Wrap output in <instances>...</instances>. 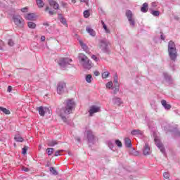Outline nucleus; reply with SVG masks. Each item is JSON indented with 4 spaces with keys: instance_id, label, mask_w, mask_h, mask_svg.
Masks as SVG:
<instances>
[{
    "instance_id": "obj_1",
    "label": "nucleus",
    "mask_w": 180,
    "mask_h": 180,
    "mask_svg": "<svg viewBox=\"0 0 180 180\" xmlns=\"http://www.w3.org/2000/svg\"><path fill=\"white\" fill-rule=\"evenodd\" d=\"M75 102H74L73 99H68L65 101V108H63L60 110V116L62 119V120L67 123V117L64 116L65 115H70V113H72V110H75ZM64 113V114H63Z\"/></svg>"
},
{
    "instance_id": "obj_2",
    "label": "nucleus",
    "mask_w": 180,
    "mask_h": 180,
    "mask_svg": "<svg viewBox=\"0 0 180 180\" xmlns=\"http://www.w3.org/2000/svg\"><path fill=\"white\" fill-rule=\"evenodd\" d=\"M78 57L79 61L84 68H86V70H91V68H92V62L88 57H86V56L84 55V53H79Z\"/></svg>"
},
{
    "instance_id": "obj_3",
    "label": "nucleus",
    "mask_w": 180,
    "mask_h": 180,
    "mask_svg": "<svg viewBox=\"0 0 180 180\" xmlns=\"http://www.w3.org/2000/svg\"><path fill=\"white\" fill-rule=\"evenodd\" d=\"M98 47L103 53H105V54H110V42L106 39H102L100 41L98 44Z\"/></svg>"
},
{
    "instance_id": "obj_4",
    "label": "nucleus",
    "mask_w": 180,
    "mask_h": 180,
    "mask_svg": "<svg viewBox=\"0 0 180 180\" xmlns=\"http://www.w3.org/2000/svg\"><path fill=\"white\" fill-rule=\"evenodd\" d=\"M70 63H72V59L70 58H61L59 59L58 64L62 70H65L68 65H71L70 64Z\"/></svg>"
},
{
    "instance_id": "obj_5",
    "label": "nucleus",
    "mask_w": 180,
    "mask_h": 180,
    "mask_svg": "<svg viewBox=\"0 0 180 180\" xmlns=\"http://www.w3.org/2000/svg\"><path fill=\"white\" fill-rule=\"evenodd\" d=\"M13 20L15 25L18 26V27H23V26H25V21L23 20V18H22V16L13 15Z\"/></svg>"
},
{
    "instance_id": "obj_6",
    "label": "nucleus",
    "mask_w": 180,
    "mask_h": 180,
    "mask_svg": "<svg viewBox=\"0 0 180 180\" xmlns=\"http://www.w3.org/2000/svg\"><path fill=\"white\" fill-rule=\"evenodd\" d=\"M86 133L88 143H89L90 144H95V143L96 142V136H95V134H94V131L89 129L86 131Z\"/></svg>"
},
{
    "instance_id": "obj_7",
    "label": "nucleus",
    "mask_w": 180,
    "mask_h": 180,
    "mask_svg": "<svg viewBox=\"0 0 180 180\" xmlns=\"http://www.w3.org/2000/svg\"><path fill=\"white\" fill-rule=\"evenodd\" d=\"M67 88V84L64 82H59L57 84V92L59 95L64 94V91Z\"/></svg>"
},
{
    "instance_id": "obj_8",
    "label": "nucleus",
    "mask_w": 180,
    "mask_h": 180,
    "mask_svg": "<svg viewBox=\"0 0 180 180\" xmlns=\"http://www.w3.org/2000/svg\"><path fill=\"white\" fill-rule=\"evenodd\" d=\"M126 16L129 22V25L134 27V25H136V22L134 21L133 18V13L130 10H127L126 11Z\"/></svg>"
},
{
    "instance_id": "obj_9",
    "label": "nucleus",
    "mask_w": 180,
    "mask_h": 180,
    "mask_svg": "<svg viewBox=\"0 0 180 180\" xmlns=\"http://www.w3.org/2000/svg\"><path fill=\"white\" fill-rule=\"evenodd\" d=\"M168 53L172 61H176V57H178L176 49H170L168 51Z\"/></svg>"
},
{
    "instance_id": "obj_10",
    "label": "nucleus",
    "mask_w": 180,
    "mask_h": 180,
    "mask_svg": "<svg viewBox=\"0 0 180 180\" xmlns=\"http://www.w3.org/2000/svg\"><path fill=\"white\" fill-rule=\"evenodd\" d=\"M155 143L157 147H158V148L160 150L161 153L165 155V148H164V145H162L161 141L157 138H155Z\"/></svg>"
},
{
    "instance_id": "obj_11",
    "label": "nucleus",
    "mask_w": 180,
    "mask_h": 180,
    "mask_svg": "<svg viewBox=\"0 0 180 180\" xmlns=\"http://www.w3.org/2000/svg\"><path fill=\"white\" fill-rule=\"evenodd\" d=\"M98 112H101V108L96 105H91L89 110V116H94V114L98 113Z\"/></svg>"
},
{
    "instance_id": "obj_12",
    "label": "nucleus",
    "mask_w": 180,
    "mask_h": 180,
    "mask_svg": "<svg viewBox=\"0 0 180 180\" xmlns=\"http://www.w3.org/2000/svg\"><path fill=\"white\" fill-rule=\"evenodd\" d=\"M143 155H150L151 154V150L150 149V145L148 143H146L145 146H143Z\"/></svg>"
},
{
    "instance_id": "obj_13",
    "label": "nucleus",
    "mask_w": 180,
    "mask_h": 180,
    "mask_svg": "<svg viewBox=\"0 0 180 180\" xmlns=\"http://www.w3.org/2000/svg\"><path fill=\"white\" fill-rule=\"evenodd\" d=\"M79 43L84 51L87 53V54H89V53H91V51H89V48L88 47V46H86V44L84 43L82 41H79Z\"/></svg>"
},
{
    "instance_id": "obj_14",
    "label": "nucleus",
    "mask_w": 180,
    "mask_h": 180,
    "mask_svg": "<svg viewBox=\"0 0 180 180\" xmlns=\"http://www.w3.org/2000/svg\"><path fill=\"white\" fill-rule=\"evenodd\" d=\"M86 32H87L90 36H92V37H95L96 36V32L91 27H86Z\"/></svg>"
},
{
    "instance_id": "obj_15",
    "label": "nucleus",
    "mask_w": 180,
    "mask_h": 180,
    "mask_svg": "<svg viewBox=\"0 0 180 180\" xmlns=\"http://www.w3.org/2000/svg\"><path fill=\"white\" fill-rule=\"evenodd\" d=\"M49 5L50 6L53 8V9H56V10L59 9L60 8V5L57 2H56V1L54 0H50Z\"/></svg>"
},
{
    "instance_id": "obj_16",
    "label": "nucleus",
    "mask_w": 180,
    "mask_h": 180,
    "mask_svg": "<svg viewBox=\"0 0 180 180\" xmlns=\"http://www.w3.org/2000/svg\"><path fill=\"white\" fill-rule=\"evenodd\" d=\"M58 19L62 23V25H64V26H66V27H68V24L67 23V20L63 17V15L58 14Z\"/></svg>"
},
{
    "instance_id": "obj_17",
    "label": "nucleus",
    "mask_w": 180,
    "mask_h": 180,
    "mask_svg": "<svg viewBox=\"0 0 180 180\" xmlns=\"http://www.w3.org/2000/svg\"><path fill=\"white\" fill-rule=\"evenodd\" d=\"M161 104L163 106V108H165V109H166L167 110H169V109H171V108H172L171 105L168 104L167 103V101H165V100H162Z\"/></svg>"
},
{
    "instance_id": "obj_18",
    "label": "nucleus",
    "mask_w": 180,
    "mask_h": 180,
    "mask_svg": "<svg viewBox=\"0 0 180 180\" xmlns=\"http://www.w3.org/2000/svg\"><path fill=\"white\" fill-rule=\"evenodd\" d=\"M131 134H132V136H143V131L140 129H134L131 131Z\"/></svg>"
},
{
    "instance_id": "obj_19",
    "label": "nucleus",
    "mask_w": 180,
    "mask_h": 180,
    "mask_svg": "<svg viewBox=\"0 0 180 180\" xmlns=\"http://www.w3.org/2000/svg\"><path fill=\"white\" fill-rule=\"evenodd\" d=\"M112 102L115 105H117L118 106H120V104L123 103V102L122 101V99H120V98L119 97H115L114 98H112Z\"/></svg>"
},
{
    "instance_id": "obj_20",
    "label": "nucleus",
    "mask_w": 180,
    "mask_h": 180,
    "mask_svg": "<svg viewBox=\"0 0 180 180\" xmlns=\"http://www.w3.org/2000/svg\"><path fill=\"white\" fill-rule=\"evenodd\" d=\"M124 145L126 147H127V148H131V140H130V139L129 138H125L124 139Z\"/></svg>"
},
{
    "instance_id": "obj_21",
    "label": "nucleus",
    "mask_w": 180,
    "mask_h": 180,
    "mask_svg": "<svg viewBox=\"0 0 180 180\" xmlns=\"http://www.w3.org/2000/svg\"><path fill=\"white\" fill-rule=\"evenodd\" d=\"M141 12H143V13H146V12L148 11V4L147 3H144L142 5V7L141 8Z\"/></svg>"
},
{
    "instance_id": "obj_22",
    "label": "nucleus",
    "mask_w": 180,
    "mask_h": 180,
    "mask_svg": "<svg viewBox=\"0 0 180 180\" xmlns=\"http://www.w3.org/2000/svg\"><path fill=\"white\" fill-rule=\"evenodd\" d=\"M163 75H164L165 79V81H167V82H172V77H171V75H168V73H167V72H164Z\"/></svg>"
},
{
    "instance_id": "obj_23",
    "label": "nucleus",
    "mask_w": 180,
    "mask_h": 180,
    "mask_svg": "<svg viewBox=\"0 0 180 180\" xmlns=\"http://www.w3.org/2000/svg\"><path fill=\"white\" fill-rule=\"evenodd\" d=\"M35 18L36 17L34 16V13H28L25 16V19H27V20H34Z\"/></svg>"
},
{
    "instance_id": "obj_24",
    "label": "nucleus",
    "mask_w": 180,
    "mask_h": 180,
    "mask_svg": "<svg viewBox=\"0 0 180 180\" xmlns=\"http://www.w3.org/2000/svg\"><path fill=\"white\" fill-rule=\"evenodd\" d=\"M37 110H38L40 116H44L46 115V111H44V108L42 106L38 107Z\"/></svg>"
},
{
    "instance_id": "obj_25",
    "label": "nucleus",
    "mask_w": 180,
    "mask_h": 180,
    "mask_svg": "<svg viewBox=\"0 0 180 180\" xmlns=\"http://www.w3.org/2000/svg\"><path fill=\"white\" fill-rule=\"evenodd\" d=\"M57 144H58V142L54 140L49 141L47 143L49 147H54V146H57Z\"/></svg>"
},
{
    "instance_id": "obj_26",
    "label": "nucleus",
    "mask_w": 180,
    "mask_h": 180,
    "mask_svg": "<svg viewBox=\"0 0 180 180\" xmlns=\"http://www.w3.org/2000/svg\"><path fill=\"white\" fill-rule=\"evenodd\" d=\"M174 49H176V47L175 46V43H174V41H169L168 44V51L172 50Z\"/></svg>"
},
{
    "instance_id": "obj_27",
    "label": "nucleus",
    "mask_w": 180,
    "mask_h": 180,
    "mask_svg": "<svg viewBox=\"0 0 180 180\" xmlns=\"http://www.w3.org/2000/svg\"><path fill=\"white\" fill-rule=\"evenodd\" d=\"M118 79H119V77H117V74H115V76H114V85H115V86H120Z\"/></svg>"
},
{
    "instance_id": "obj_28",
    "label": "nucleus",
    "mask_w": 180,
    "mask_h": 180,
    "mask_svg": "<svg viewBox=\"0 0 180 180\" xmlns=\"http://www.w3.org/2000/svg\"><path fill=\"white\" fill-rule=\"evenodd\" d=\"M0 110L3 112V113H5V115H11V111L4 107L0 106Z\"/></svg>"
},
{
    "instance_id": "obj_29",
    "label": "nucleus",
    "mask_w": 180,
    "mask_h": 180,
    "mask_svg": "<svg viewBox=\"0 0 180 180\" xmlns=\"http://www.w3.org/2000/svg\"><path fill=\"white\" fill-rule=\"evenodd\" d=\"M27 26L30 29H36V23L32 21L27 22Z\"/></svg>"
},
{
    "instance_id": "obj_30",
    "label": "nucleus",
    "mask_w": 180,
    "mask_h": 180,
    "mask_svg": "<svg viewBox=\"0 0 180 180\" xmlns=\"http://www.w3.org/2000/svg\"><path fill=\"white\" fill-rule=\"evenodd\" d=\"M36 2L38 8H43V6H44V2H43V0H36Z\"/></svg>"
},
{
    "instance_id": "obj_31",
    "label": "nucleus",
    "mask_w": 180,
    "mask_h": 180,
    "mask_svg": "<svg viewBox=\"0 0 180 180\" xmlns=\"http://www.w3.org/2000/svg\"><path fill=\"white\" fill-rule=\"evenodd\" d=\"M86 82H88V84H91V82H92V75H86Z\"/></svg>"
},
{
    "instance_id": "obj_32",
    "label": "nucleus",
    "mask_w": 180,
    "mask_h": 180,
    "mask_svg": "<svg viewBox=\"0 0 180 180\" xmlns=\"http://www.w3.org/2000/svg\"><path fill=\"white\" fill-rule=\"evenodd\" d=\"M14 139L18 141V143H22L23 138H22L20 136L17 135L15 136Z\"/></svg>"
},
{
    "instance_id": "obj_33",
    "label": "nucleus",
    "mask_w": 180,
    "mask_h": 180,
    "mask_svg": "<svg viewBox=\"0 0 180 180\" xmlns=\"http://www.w3.org/2000/svg\"><path fill=\"white\" fill-rule=\"evenodd\" d=\"M46 153H47L48 155H51V154H53V153H54V148H48L46 149Z\"/></svg>"
},
{
    "instance_id": "obj_34",
    "label": "nucleus",
    "mask_w": 180,
    "mask_h": 180,
    "mask_svg": "<svg viewBox=\"0 0 180 180\" xmlns=\"http://www.w3.org/2000/svg\"><path fill=\"white\" fill-rule=\"evenodd\" d=\"M50 172L53 174V175H58V172H57V170L54 167H50Z\"/></svg>"
},
{
    "instance_id": "obj_35",
    "label": "nucleus",
    "mask_w": 180,
    "mask_h": 180,
    "mask_svg": "<svg viewBox=\"0 0 180 180\" xmlns=\"http://www.w3.org/2000/svg\"><path fill=\"white\" fill-rule=\"evenodd\" d=\"M115 144L120 148H122V147H123V145L122 144V141H120V140L119 139L115 140Z\"/></svg>"
},
{
    "instance_id": "obj_36",
    "label": "nucleus",
    "mask_w": 180,
    "mask_h": 180,
    "mask_svg": "<svg viewBox=\"0 0 180 180\" xmlns=\"http://www.w3.org/2000/svg\"><path fill=\"white\" fill-rule=\"evenodd\" d=\"M150 13H151L153 16H160V11H154V10H152V11L150 12Z\"/></svg>"
},
{
    "instance_id": "obj_37",
    "label": "nucleus",
    "mask_w": 180,
    "mask_h": 180,
    "mask_svg": "<svg viewBox=\"0 0 180 180\" xmlns=\"http://www.w3.org/2000/svg\"><path fill=\"white\" fill-rule=\"evenodd\" d=\"M83 15L84 18H88L89 16H90L91 13H89V10L84 11Z\"/></svg>"
},
{
    "instance_id": "obj_38",
    "label": "nucleus",
    "mask_w": 180,
    "mask_h": 180,
    "mask_svg": "<svg viewBox=\"0 0 180 180\" xmlns=\"http://www.w3.org/2000/svg\"><path fill=\"white\" fill-rule=\"evenodd\" d=\"M61 153H64V150H57L55 154H54V156L55 157H58V155H61Z\"/></svg>"
},
{
    "instance_id": "obj_39",
    "label": "nucleus",
    "mask_w": 180,
    "mask_h": 180,
    "mask_svg": "<svg viewBox=\"0 0 180 180\" xmlns=\"http://www.w3.org/2000/svg\"><path fill=\"white\" fill-rule=\"evenodd\" d=\"M165 130L166 131H174V130H172V127H171V126L169 125H167L166 127H165Z\"/></svg>"
},
{
    "instance_id": "obj_40",
    "label": "nucleus",
    "mask_w": 180,
    "mask_h": 180,
    "mask_svg": "<svg viewBox=\"0 0 180 180\" xmlns=\"http://www.w3.org/2000/svg\"><path fill=\"white\" fill-rule=\"evenodd\" d=\"M27 146H25L23 148H22V154L23 155H25V154H27Z\"/></svg>"
},
{
    "instance_id": "obj_41",
    "label": "nucleus",
    "mask_w": 180,
    "mask_h": 180,
    "mask_svg": "<svg viewBox=\"0 0 180 180\" xmlns=\"http://www.w3.org/2000/svg\"><path fill=\"white\" fill-rule=\"evenodd\" d=\"M108 147L110 148V150H113V147H115V145L113 144V142H112V141H108Z\"/></svg>"
},
{
    "instance_id": "obj_42",
    "label": "nucleus",
    "mask_w": 180,
    "mask_h": 180,
    "mask_svg": "<svg viewBox=\"0 0 180 180\" xmlns=\"http://www.w3.org/2000/svg\"><path fill=\"white\" fill-rule=\"evenodd\" d=\"M113 86V83L112 82H109L106 84V88H108V89H110Z\"/></svg>"
},
{
    "instance_id": "obj_43",
    "label": "nucleus",
    "mask_w": 180,
    "mask_h": 180,
    "mask_svg": "<svg viewBox=\"0 0 180 180\" xmlns=\"http://www.w3.org/2000/svg\"><path fill=\"white\" fill-rule=\"evenodd\" d=\"M109 72H104L103 74H102V77L103 78H106L107 77H109Z\"/></svg>"
},
{
    "instance_id": "obj_44",
    "label": "nucleus",
    "mask_w": 180,
    "mask_h": 180,
    "mask_svg": "<svg viewBox=\"0 0 180 180\" xmlns=\"http://www.w3.org/2000/svg\"><path fill=\"white\" fill-rule=\"evenodd\" d=\"M8 46H10L11 47L13 46V45L15 44V42H13V40L12 39H9L8 42Z\"/></svg>"
},
{
    "instance_id": "obj_45",
    "label": "nucleus",
    "mask_w": 180,
    "mask_h": 180,
    "mask_svg": "<svg viewBox=\"0 0 180 180\" xmlns=\"http://www.w3.org/2000/svg\"><path fill=\"white\" fill-rule=\"evenodd\" d=\"M173 136H175L176 137H180V131H175L173 133Z\"/></svg>"
},
{
    "instance_id": "obj_46",
    "label": "nucleus",
    "mask_w": 180,
    "mask_h": 180,
    "mask_svg": "<svg viewBox=\"0 0 180 180\" xmlns=\"http://www.w3.org/2000/svg\"><path fill=\"white\" fill-rule=\"evenodd\" d=\"M163 176H164V178H165V179H168L169 178V173L164 172L163 173Z\"/></svg>"
},
{
    "instance_id": "obj_47",
    "label": "nucleus",
    "mask_w": 180,
    "mask_h": 180,
    "mask_svg": "<svg viewBox=\"0 0 180 180\" xmlns=\"http://www.w3.org/2000/svg\"><path fill=\"white\" fill-rule=\"evenodd\" d=\"M91 58H92V60H94V61H96V63H98V62L99 61V59H98V57H96V56H95V55H93V56H91Z\"/></svg>"
},
{
    "instance_id": "obj_48",
    "label": "nucleus",
    "mask_w": 180,
    "mask_h": 180,
    "mask_svg": "<svg viewBox=\"0 0 180 180\" xmlns=\"http://www.w3.org/2000/svg\"><path fill=\"white\" fill-rule=\"evenodd\" d=\"M80 2H84L86 4V6H89V0H79Z\"/></svg>"
},
{
    "instance_id": "obj_49",
    "label": "nucleus",
    "mask_w": 180,
    "mask_h": 180,
    "mask_svg": "<svg viewBox=\"0 0 180 180\" xmlns=\"http://www.w3.org/2000/svg\"><path fill=\"white\" fill-rule=\"evenodd\" d=\"M151 5H152V8H157V6H158V3H157V2H153L152 4H151Z\"/></svg>"
},
{
    "instance_id": "obj_50",
    "label": "nucleus",
    "mask_w": 180,
    "mask_h": 180,
    "mask_svg": "<svg viewBox=\"0 0 180 180\" xmlns=\"http://www.w3.org/2000/svg\"><path fill=\"white\" fill-rule=\"evenodd\" d=\"M160 39L161 40H165V36L164 35V33L160 32Z\"/></svg>"
},
{
    "instance_id": "obj_51",
    "label": "nucleus",
    "mask_w": 180,
    "mask_h": 180,
    "mask_svg": "<svg viewBox=\"0 0 180 180\" xmlns=\"http://www.w3.org/2000/svg\"><path fill=\"white\" fill-rule=\"evenodd\" d=\"M119 91V86H115L114 89V94L116 95L117 94V91Z\"/></svg>"
},
{
    "instance_id": "obj_52",
    "label": "nucleus",
    "mask_w": 180,
    "mask_h": 180,
    "mask_svg": "<svg viewBox=\"0 0 180 180\" xmlns=\"http://www.w3.org/2000/svg\"><path fill=\"white\" fill-rule=\"evenodd\" d=\"M21 12H23V13L27 12V7H25V8H21Z\"/></svg>"
},
{
    "instance_id": "obj_53",
    "label": "nucleus",
    "mask_w": 180,
    "mask_h": 180,
    "mask_svg": "<svg viewBox=\"0 0 180 180\" xmlns=\"http://www.w3.org/2000/svg\"><path fill=\"white\" fill-rule=\"evenodd\" d=\"M22 171H25V172H29V168L22 167Z\"/></svg>"
},
{
    "instance_id": "obj_54",
    "label": "nucleus",
    "mask_w": 180,
    "mask_h": 180,
    "mask_svg": "<svg viewBox=\"0 0 180 180\" xmlns=\"http://www.w3.org/2000/svg\"><path fill=\"white\" fill-rule=\"evenodd\" d=\"M56 12L54 11H49V15H56Z\"/></svg>"
},
{
    "instance_id": "obj_55",
    "label": "nucleus",
    "mask_w": 180,
    "mask_h": 180,
    "mask_svg": "<svg viewBox=\"0 0 180 180\" xmlns=\"http://www.w3.org/2000/svg\"><path fill=\"white\" fill-rule=\"evenodd\" d=\"M7 91H8V92H12V86H8Z\"/></svg>"
},
{
    "instance_id": "obj_56",
    "label": "nucleus",
    "mask_w": 180,
    "mask_h": 180,
    "mask_svg": "<svg viewBox=\"0 0 180 180\" xmlns=\"http://www.w3.org/2000/svg\"><path fill=\"white\" fill-rule=\"evenodd\" d=\"M41 41H46V37L44 36L41 37Z\"/></svg>"
},
{
    "instance_id": "obj_57",
    "label": "nucleus",
    "mask_w": 180,
    "mask_h": 180,
    "mask_svg": "<svg viewBox=\"0 0 180 180\" xmlns=\"http://www.w3.org/2000/svg\"><path fill=\"white\" fill-rule=\"evenodd\" d=\"M99 75H100V73H99L98 71H95V72H94V75H95L96 77H98Z\"/></svg>"
},
{
    "instance_id": "obj_58",
    "label": "nucleus",
    "mask_w": 180,
    "mask_h": 180,
    "mask_svg": "<svg viewBox=\"0 0 180 180\" xmlns=\"http://www.w3.org/2000/svg\"><path fill=\"white\" fill-rule=\"evenodd\" d=\"M62 6H63V8H65V6H67V3L62 2Z\"/></svg>"
},
{
    "instance_id": "obj_59",
    "label": "nucleus",
    "mask_w": 180,
    "mask_h": 180,
    "mask_svg": "<svg viewBox=\"0 0 180 180\" xmlns=\"http://www.w3.org/2000/svg\"><path fill=\"white\" fill-rule=\"evenodd\" d=\"M75 140L79 143L81 141V138L77 137L75 138Z\"/></svg>"
},
{
    "instance_id": "obj_60",
    "label": "nucleus",
    "mask_w": 180,
    "mask_h": 180,
    "mask_svg": "<svg viewBox=\"0 0 180 180\" xmlns=\"http://www.w3.org/2000/svg\"><path fill=\"white\" fill-rule=\"evenodd\" d=\"M105 33H108V34L110 33V30L108 28H106V30H105Z\"/></svg>"
},
{
    "instance_id": "obj_61",
    "label": "nucleus",
    "mask_w": 180,
    "mask_h": 180,
    "mask_svg": "<svg viewBox=\"0 0 180 180\" xmlns=\"http://www.w3.org/2000/svg\"><path fill=\"white\" fill-rule=\"evenodd\" d=\"M103 27L105 30L108 29V27L106 26V24H103Z\"/></svg>"
},
{
    "instance_id": "obj_62",
    "label": "nucleus",
    "mask_w": 180,
    "mask_h": 180,
    "mask_svg": "<svg viewBox=\"0 0 180 180\" xmlns=\"http://www.w3.org/2000/svg\"><path fill=\"white\" fill-rule=\"evenodd\" d=\"M43 25H44V26H49V25L48 24V22H44V23H43Z\"/></svg>"
},
{
    "instance_id": "obj_63",
    "label": "nucleus",
    "mask_w": 180,
    "mask_h": 180,
    "mask_svg": "<svg viewBox=\"0 0 180 180\" xmlns=\"http://www.w3.org/2000/svg\"><path fill=\"white\" fill-rule=\"evenodd\" d=\"M49 9H50V7L46 6V8H45V12H47V11H49Z\"/></svg>"
},
{
    "instance_id": "obj_64",
    "label": "nucleus",
    "mask_w": 180,
    "mask_h": 180,
    "mask_svg": "<svg viewBox=\"0 0 180 180\" xmlns=\"http://www.w3.org/2000/svg\"><path fill=\"white\" fill-rule=\"evenodd\" d=\"M77 3V0H72V4H76Z\"/></svg>"
}]
</instances>
